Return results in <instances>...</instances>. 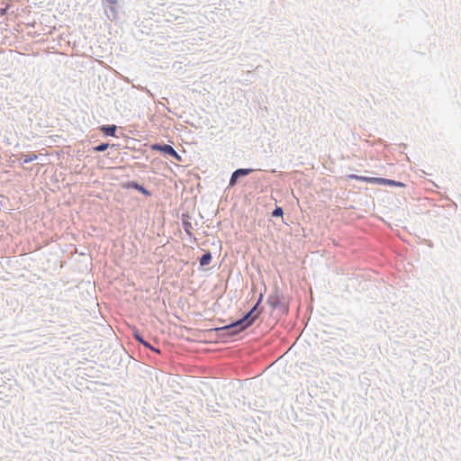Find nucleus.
<instances>
[{"mask_svg":"<svg viewBox=\"0 0 461 461\" xmlns=\"http://www.w3.org/2000/svg\"><path fill=\"white\" fill-rule=\"evenodd\" d=\"M262 297L263 295L260 294L256 305L241 320L223 327L222 330H227L229 334L234 335L252 325L260 314V312H258L257 309L262 300Z\"/></svg>","mask_w":461,"mask_h":461,"instance_id":"nucleus-1","label":"nucleus"},{"mask_svg":"<svg viewBox=\"0 0 461 461\" xmlns=\"http://www.w3.org/2000/svg\"><path fill=\"white\" fill-rule=\"evenodd\" d=\"M153 150L161 151L167 155H170L174 157L177 161H181V157L177 154V152L170 146V145H159L154 144L151 146Z\"/></svg>","mask_w":461,"mask_h":461,"instance_id":"nucleus-2","label":"nucleus"},{"mask_svg":"<svg viewBox=\"0 0 461 461\" xmlns=\"http://www.w3.org/2000/svg\"><path fill=\"white\" fill-rule=\"evenodd\" d=\"M350 178L365 181L371 184H378V185H388V179L382 177H367V176H360L357 175H351Z\"/></svg>","mask_w":461,"mask_h":461,"instance_id":"nucleus-3","label":"nucleus"},{"mask_svg":"<svg viewBox=\"0 0 461 461\" xmlns=\"http://www.w3.org/2000/svg\"><path fill=\"white\" fill-rule=\"evenodd\" d=\"M253 170L252 169H246V168H240V169H237L236 171L233 172L231 177H230V186H233L236 185L237 183V180L240 176H245L247 175H249V173H251Z\"/></svg>","mask_w":461,"mask_h":461,"instance_id":"nucleus-4","label":"nucleus"},{"mask_svg":"<svg viewBox=\"0 0 461 461\" xmlns=\"http://www.w3.org/2000/svg\"><path fill=\"white\" fill-rule=\"evenodd\" d=\"M101 131H102L105 135L114 136L115 131H116V126H115V125L103 126V127L101 128Z\"/></svg>","mask_w":461,"mask_h":461,"instance_id":"nucleus-5","label":"nucleus"},{"mask_svg":"<svg viewBox=\"0 0 461 461\" xmlns=\"http://www.w3.org/2000/svg\"><path fill=\"white\" fill-rule=\"evenodd\" d=\"M211 260H212V255L210 252H207V253L203 254L202 256V258H200V265L206 266V265L210 264Z\"/></svg>","mask_w":461,"mask_h":461,"instance_id":"nucleus-6","label":"nucleus"},{"mask_svg":"<svg viewBox=\"0 0 461 461\" xmlns=\"http://www.w3.org/2000/svg\"><path fill=\"white\" fill-rule=\"evenodd\" d=\"M135 339H136L139 342H140L141 344H143V345H144V347H146V348H150V349H152V350H154V351H156V352H158V353L159 352V350L155 349L154 348H152V347L149 345V343H148L147 341H145V340H144V339H143L140 335L136 334V335H135Z\"/></svg>","mask_w":461,"mask_h":461,"instance_id":"nucleus-7","label":"nucleus"},{"mask_svg":"<svg viewBox=\"0 0 461 461\" xmlns=\"http://www.w3.org/2000/svg\"><path fill=\"white\" fill-rule=\"evenodd\" d=\"M38 156L36 154H29L23 157V163H30L33 160H36Z\"/></svg>","mask_w":461,"mask_h":461,"instance_id":"nucleus-8","label":"nucleus"},{"mask_svg":"<svg viewBox=\"0 0 461 461\" xmlns=\"http://www.w3.org/2000/svg\"><path fill=\"white\" fill-rule=\"evenodd\" d=\"M108 143H102L96 147L94 148L95 151H104L108 148Z\"/></svg>","mask_w":461,"mask_h":461,"instance_id":"nucleus-9","label":"nucleus"},{"mask_svg":"<svg viewBox=\"0 0 461 461\" xmlns=\"http://www.w3.org/2000/svg\"><path fill=\"white\" fill-rule=\"evenodd\" d=\"M284 213L283 209L281 207H276L273 212V216L279 217L282 216Z\"/></svg>","mask_w":461,"mask_h":461,"instance_id":"nucleus-10","label":"nucleus"},{"mask_svg":"<svg viewBox=\"0 0 461 461\" xmlns=\"http://www.w3.org/2000/svg\"><path fill=\"white\" fill-rule=\"evenodd\" d=\"M404 185H404V184H402V183H401V182H396V181H394V185H393V186H404Z\"/></svg>","mask_w":461,"mask_h":461,"instance_id":"nucleus-11","label":"nucleus"},{"mask_svg":"<svg viewBox=\"0 0 461 461\" xmlns=\"http://www.w3.org/2000/svg\"><path fill=\"white\" fill-rule=\"evenodd\" d=\"M394 180L388 179V185H393Z\"/></svg>","mask_w":461,"mask_h":461,"instance_id":"nucleus-12","label":"nucleus"},{"mask_svg":"<svg viewBox=\"0 0 461 461\" xmlns=\"http://www.w3.org/2000/svg\"><path fill=\"white\" fill-rule=\"evenodd\" d=\"M109 3L111 4H115L116 3V0H107Z\"/></svg>","mask_w":461,"mask_h":461,"instance_id":"nucleus-13","label":"nucleus"},{"mask_svg":"<svg viewBox=\"0 0 461 461\" xmlns=\"http://www.w3.org/2000/svg\"><path fill=\"white\" fill-rule=\"evenodd\" d=\"M139 189L145 193V190L143 187L140 186Z\"/></svg>","mask_w":461,"mask_h":461,"instance_id":"nucleus-14","label":"nucleus"}]
</instances>
